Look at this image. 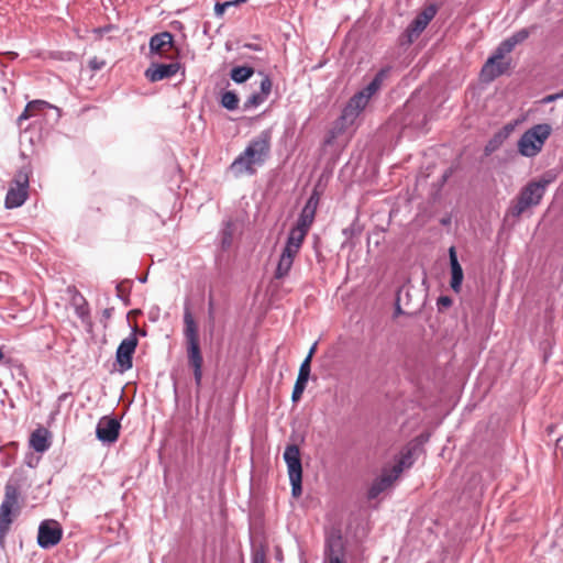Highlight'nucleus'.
<instances>
[{"instance_id": "nucleus-1", "label": "nucleus", "mask_w": 563, "mask_h": 563, "mask_svg": "<svg viewBox=\"0 0 563 563\" xmlns=\"http://www.w3.org/2000/svg\"><path fill=\"white\" fill-rule=\"evenodd\" d=\"M272 147V131L263 130L253 137L242 153L231 163L230 172L239 177L242 175H254L256 166H263L269 157Z\"/></svg>"}, {"instance_id": "nucleus-2", "label": "nucleus", "mask_w": 563, "mask_h": 563, "mask_svg": "<svg viewBox=\"0 0 563 563\" xmlns=\"http://www.w3.org/2000/svg\"><path fill=\"white\" fill-rule=\"evenodd\" d=\"M391 70L393 66L390 65L380 68L366 87L351 97L341 114V119L345 123L351 124L355 121L360 113L367 107L372 97L379 91Z\"/></svg>"}, {"instance_id": "nucleus-3", "label": "nucleus", "mask_w": 563, "mask_h": 563, "mask_svg": "<svg viewBox=\"0 0 563 563\" xmlns=\"http://www.w3.org/2000/svg\"><path fill=\"white\" fill-rule=\"evenodd\" d=\"M184 324L188 364L192 368L195 384L199 388L202 382L203 358L199 343L198 327L189 309L185 310Z\"/></svg>"}, {"instance_id": "nucleus-4", "label": "nucleus", "mask_w": 563, "mask_h": 563, "mask_svg": "<svg viewBox=\"0 0 563 563\" xmlns=\"http://www.w3.org/2000/svg\"><path fill=\"white\" fill-rule=\"evenodd\" d=\"M552 180L551 176L543 175L539 179L529 181L520 189L516 200L510 205L508 213L514 218H519L527 209L538 206Z\"/></svg>"}, {"instance_id": "nucleus-5", "label": "nucleus", "mask_w": 563, "mask_h": 563, "mask_svg": "<svg viewBox=\"0 0 563 563\" xmlns=\"http://www.w3.org/2000/svg\"><path fill=\"white\" fill-rule=\"evenodd\" d=\"M551 126L547 123L536 124L527 130L518 141V151L525 157L538 155L551 134Z\"/></svg>"}, {"instance_id": "nucleus-6", "label": "nucleus", "mask_w": 563, "mask_h": 563, "mask_svg": "<svg viewBox=\"0 0 563 563\" xmlns=\"http://www.w3.org/2000/svg\"><path fill=\"white\" fill-rule=\"evenodd\" d=\"M319 201V194L316 190L312 191L297 219L296 225L290 229L288 236L297 238L303 243V240L313 223Z\"/></svg>"}, {"instance_id": "nucleus-7", "label": "nucleus", "mask_w": 563, "mask_h": 563, "mask_svg": "<svg viewBox=\"0 0 563 563\" xmlns=\"http://www.w3.org/2000/svg\"><path fill=\"white\" fill-rule=\"evenodd\" d=\"M30 173L25 167L16 172L5 196V208H18L25 202L29 196Z\"/></svg>"}, {"instance_id": "nucleus-8", "label": "nucleus", "mask_w": 563, "mask_h": 563, "mask_svg": "<svg viewBox=\"0 0 563 563\" xmlns=\"http://www.w3.org/2000/svg\"><path fill=\"white\" fill-rule=\"evenodd\" d=\"M512 49L511 43L507 38L500 42L493 55L484 64L482 75L488 80L503 75L508 69V63L503 62V59Z\"/></svg>"}, {"instance_id": "nucleus-9", "label": "nucleus", "mask_w": 563, "mask_h": 563, "mask_svg": "<svg viewBox=\"0 0 563 563\" xmlns=\"http://www.w3.org/2000/svg\"><path fill=\"white\" fill-rule=\"evenodd\" d=\"M137 335L145 336V330L133 328L129 336L123 339L117 349L115 360L122 372L132 368L133 354L137 346Z\"/></svg>"}, {"instance_id": "nucleus-10", "label": "nucleus", "mask_w": 563, "mask_h": 563, "mask_svg": "<svg viewBox=\"0 0 563 563\" xmlns=\"http://www.w3.org/2000/svg\"><path fill=\"white\" fill-rule=\"evenodd\" d=\"M302 242L299 239L294 236H287L286 244L283 249V252L279 256V261L277 263V267L275 271V278L282 279L286 277L294 264V260L301 249Z\"/></svg>"}, {"instance_id": "nucleus-11", "label": "nucleus", "mask_w": 563, "mask_h": 563, "mask_svg": "<svg viewBox=\"0 0 563 563\" xmlns=\"http://www.w3.org/2000/svg\"><path fill=\"white\" fill-rule=\"evenodd\" d=\"M63 537L60 525L53 519L44 520L38 526L37 544L42 549H51L59 543Z\"/></svg>"}, {"instance_id": "nucleus-12", "label": "nucleus", "mask_w": 563, "mask_h": 563, "mask_svg": "<svg viewBox=\"0 0 563 563\" xmlns=\"http://www.w3.org/2000/svg\"><path fill=\"white\" fill-rule=\"evenodd\" d=\"M44 114L48 120H53L57 122L60 118L59 108L49 104L43 100H33L30 101L23 112L18 118V123L21 124L22 121L27 120L33 117H37L40 114Z\"/></svg>"}, {"instance_id": "nucleus-13", "label": "nucleus", "mask_w": 563, "mask_h": 563, "mask_svg": "<svg viewBox=\"0 0 563 563\" xmlns=\"http://www.w3.org/2000/svg\"><path fill=\"white\" fill-rule=\"evenodd\" d=\"M19 489L16 486L7 484L4 500L0 506V539L4 538L12 522V507L18 503Z\"/></svg>"}, {"instance_id": "nucleus-14", "label": "nucleus", "mask_w": 563, "mask_h": 563, "mask_svg": "<svg viewBox=\"0 0 563 563\" xmlns=\"http://www.w3.org/2000/svg\"><path fill=\"white\" fill-rule=\"evenodd\" d=\"M120 428L121 424L117 418L104 416L97 423V439L103 443H113L118 440Z\"/></svg>"}, {"instance_id": "nucleus-15", "label": "nucleus", "mask_w": 563, "mask_h": 563, "mask_svg": "<svg viewBox=\"0 0 563 563\" xmlns=\"http://www.w3.org/2000/svg\"><path fill=\"white\" fill-rule=\"evenodd\" d=\"M435 14L437 8L433 4L424 8L408 25L406 30L408 41L412 42L415 38H417L426 30Z\"/></svg>"}, {"instance_id": "nucleus-16", "label": "nucleus", "mask_w": 563, "mask_h": 563, "mask_svg": "<svg viewBox=\"0 0 563 563\" xmlns=\"http://www.w3.org/2000/svg\"><path fill=\"white\" fill-rule=\"evenodd\" d=\"M179 68V63L153 64L150 68L145 70V77L150 81L156 82L176 75Z\"/></svg>"}, {"instance_id": "nucleus-17", "label": "nucleus", "mask_w": 563, "mask_h": 563, "mask_svg": "<svg viewBox=\"0 0 563 563\" xmlns=\"http://www.w3.org/2000/svg\"><path fill=\"white\" fill-rule=\"evenodd\" d=\"M397 478L398 477H396V475L393 474L389 468H384L382 471V474L377 478H375L372 485L369 486L367 490V498H377L382 493L387 490Z\"/></svg>"}, {"instance_id": "nucleus-18", "label": "nucleus", "mask_w": 563, "mask_h": 563, "mask_svg": "<svg viewBox=\"0 0 563 563\" xmlns=\"http://www.w3.org/2000/svg\"><path fill=\"white\" fill-rule=\"evenodd\" d=\"M283 456L287 464L288 476H302V464L299 448L296 444H288Z\"/></svg>"}, {"instance_id": "nucleus-19", "label": "nucleus", "mask_w": 563, "mask_h": 563, "mask_svg": "<svg viewBox=\"0 0 563 563\" xmlns=\"http://www.w3.org/2000/svg\"><path fill=\"white\" fill-rule=\"evenodd\" d=\"M148 46L152 54L163 55L168 49L174 48V37L167 31L154 34L150 38Z\"/></svg>"}, {"instance_id": "nucleus-20", "label": "nucleus", "mask_w": 563, "mask_h": 563, "mask_svg": "<svg viewBox=\"0 0 563 563\" xmlns=\"http://www.w3.org/2000/svg\"><path fill=\"white\" fill-rule=\"evenodd\" d=\"M449 258H450V267H451V282L450 286L453 291L459 292L463 283V269L459 262L457 254L454 246L449 249Z\"/></svg>"}, {"instance_id": "nucleus-21", "label": "nucleus", "mask_w": 563, "mask_h": 563, "mask_svg": "<svg viewBox=\"0 0 563 563\" xmlns=\"http://www.w3.org/2000/svg\"><path fill=\"white\" fill-rule=\"evenodd\" d=\"M324 556L328 563H343V549L341 538L328 539L324 547Z\"/></svg>"}, {"instance_id": "nucleus-22", "label": "nucleus", "mask_w": 563, "mask_h": 563, "mask_svg": "<svg viewBox=\"0 0 563 563\" xmlns=\"http://www.w3.org/2000/svg\"><path fill=\"white\" fill-rule=\"evenodd\" d=\"M31 446L38 453H43L49 449V431L45 428H38L32 432L30 438Z\"/></svg>"}, {"instance_id": "nucleus-23", "label": "nucleus", "mask_w": 563, "mask_h": 563, "mask_svg": "<svg viewBox=\"0 0 563 563\" xmlns=\"http://www.w3.org/2000/svg\"><path fill=\"white\" fill-rule=\"evenodd\" d=\"M235 233V223L229 219L223 222L222 229L219 232L220 245L223 251L231 247L233 243V236Z\"/></svg>"}, {"instance_id": "nucleus-24", "label": "nucleus", "mask_w": 563, "mask_h": 563, "mask_svg": "<svg viewBox=\"0 0 563 563\" xmlns=\"http://www.w3.org/2000/svg\"><path fill=\"white\" fill-rule=\"evenodd\" d=\"M254 68L250 66H235L230 71L231 79L236 84H243L254 75Z\"/></svg>"}, {"instance_id": "nucleus-25", "label": "nucleus", "mask_w": 563, "mask_h": 563, "mask_svg": "<svg viewBox=\"0 0 563 563\" xmlns=\"http://www.w3.org/2000/svg\"><path fill=\"white\" fill-rule=\"evenodd\" d=\"M412 455L410 451H406L401 453L399 460L396 462V464L389 468L393 474L396 475V477H399L400 474L404 472L406 467H410L412 465Z\"/></svg>"}, {"instance_id": "nucleus-26", "label": "nucleus", "mask_w": 563, "mask_h": 563, "mask_svg": "<svg viewBox=\"0 0 563 563\" xmlns=\"http://www.w3.org/2000/svg\"><path fill=\"white\" fill-rule=\"evenodd\" d=\"M239 101H240V99H239L236 92H234L232 90H227V91L222 92L221 99H220L221 106L229 111L236 110L239 107Z\"/></svg>"}, {"instance_id": "nucleus-27", "label": "nucleus", "mask_w": 563, "mask_h": 563, "mask_svg": "<svg viewBox=\"0 0 563 563\" xmlns=\"http://www.w3.org/2000/svg\"><path fill=\"white\" fill-rule=\"evenodd\" d=\"M507 137V132H497L486 144L485 153L490 154L496 151L504 140Z\"/></svg>"}, {"instance_id": "nucleus-28", "label": "nucleus", "mask_w": 563, "mask_h": 563, "mask_svg": "<svg viewBox=\"0 0 563 563\" xmlns=\"http://www.w3.org/2000/svg\"><path fill=\"white\" fill-rule=\"evenodd\" d=\"M258 75L262 76V80L260 82V95L267 99L268 96L272 92L273 82L271 77L267 74H264L263 71H258Z\"/></svg>"}, {"instance_id": "nucleus-29", "label": "nucleus", "mask_w": 563, "mask_h": 563, "mask_svg": "<svg viewBox=\"0 0 563 563\" xmlns=\"http://www.w3.org/2000/svg\"><path fill=\"white\" fill-rule=\"evenodd\" d=\"M265 101L266 99H264L260 93L254 92L244 101L243 111H250L252 109H255Z\"/></svg>"}, {"instance_id": "nucleus-30", "label": "nucleus", "mask_w": 563, "mask_h": 563, "mask_svg": "<svg viewBox=\"0 0 563 563\" xmlns=\"http://www.w3.org/2000/svg\"><path fill=\"white\" fill-rule=\"evenodd\" d=\"M530 35V32L528 29H521L514 33L511 36L507 37L508 42L511 43L512 48L516 47V45L522 43L526 41Z\"/></svg>"}, {"instance_id": "nucleus-31", "label": "nucleus", "mask_w": 563, "mask_h": 563, "mask_svg": "<svg viewBox=\"0 0 563 563\" xmlns=\"http://www.w3.org/2000/svg\"><path fill=\"white\" fill-rule=\"evenodd\" d=\"M311 372V362L303 360L300 364L297 380L308 383Z\"/></svg>"}, {"instance_id": "nucleus-32", "label": "nucleus", "mask_w": 563, "mask_h": 563, "mask_svg": "<svg viewBox=\"0 0 563 563\" xmlns=\"http://www.w3.org/2000/svg\"><path fill=\"white\" fill-rule=\"evenodd\" d=\"M291 495L298 498L302 494V476L289 477Z\"/></svg>"}, {"instance_id": "nucleus-33", "label": "nucleus", "mask_w": 563, "mask_h": 563, "mask_svg": "<svg viewBox=\"0 0 563 563\" xmlns=\"http://www.w3.org/2000/svg\"><path fill=\"white\" fill-rule=\"evenodd\" d=\"M306 387H307V383L300 382V380L296 379V383H295V386H294V389H292V394H291V400L294 402L299 401V399L301 398Z\"/></svg>"}, {"instance_id": "nucleus-34", "label": "nucleus", "mask_w": 563, "mask_h": 563, "mask_svg": "<svg viewBox=\"0 0 563 563\" xmlns=\"http://www.w3.org/2000/svg\"><path fill=\"white\" fill-rule=\"evenodd\" d=\"M75 312L78 318L81 320H85L89 314L88 305L86 301L82 302V305H77L75 308Z\"/></svg>"}, {"instance_id": "nucleus-35", "label": "nucleus", "mask_w": 563, "mask_h": 563, "mask_svg": "<svg viewBox=\"0 0 563 563\" xmlns=\"http://www.w3.org/2000/svg\"><path fill=\"white\" fill-rule=\"evenodd\" d=\"M233 5V2H230V1H227V2H223V3H216L214 5V13L217 16H221L225 9Z\"/></svg>"}, {"instance_id": "nucleus-36", "label": "nucleus", "mask_w": 563, "mask_h": 563, "mask_svg": "<svg viewBox=\"0 0 563 563\" xmlns=\"http://www.w3.org/2000/svg\"><path fill=\"white\" fill-rule=\"evenodd\" d=\"M104 66V62L101 60V59H98L97 57H93L92 59H90L89 62V67L92 69V70H100L102 69Z\"/></svg>"}, {"instance_id": "nucleus-37", "label": "nucleus", "mask_w": 563, "mask_h": 563, "mask_svg": "<svg viewBox=\"0 0 563 563\" xmlns=\"http://www.w3.org/2000/svg\"><path fill=\"white\" fill-rule=\"evenodd\" d=\"M452 306V299L448 296H441L438 298V307L441 308H449Z\"/></svg>"}, {"instance_id": "nucleus-38", "label": "nucleus", "mask_w": 563, "mask_h": 563, "mask_svg": "<svg viewBox=\"0 0 563 563\" xmlns=\"http://www.w3.org/2000/svg\"><path fill=\"white\" fill-rule=\"evenodd\" d=\"M252 563H266L264 552L256 551L252 555Z\"/></svg>"}, {"instance_id": "nucleus-39", "label": "nucleus", "mask_w": 563, "mask_h": 563, "mask_svg": "<svg viewBox=\"0 0 563 563\" xmlns=\"http://www.w3.org/2000/svg\"><path fill=\"white\" fill-rule=\"evenodd\" d=\"M316 350H317V342H314L312 344V346L310 347V350H309L307 356L305 357V360H308L309 362H311L312 357H313V354L316 353Z\"/></svg>"}, {"instance_id": "nucleus-40", "label": "nucleus", "mask_w": 563, "mask_h": 563, "mask_svg": "<svg viewBox=\"0 0 563 563\" xmlns=\"http://www.w3.org/2000/svg\"><path fill=\"white\" fill-rule=\"evenodd\" d=\"M554 101H556V100H555V97H554L553 93L552 95H548V96H545L542 99V103H544V104H548V103H551V102H554Z\"/></svg>"}, {"instance_id": "nucleus-41", "label": "nucleus", "mask_w": 563, "mask_h": 563, "mask_svg": "<svg viewBox=\"0 0 563 563\" xmlns=\"http://www.w3.org/2000/svg\"><path fill=\"white\" fill-rule=\"evenodd\" d=\"M511 131H512V125L507 124L503 128V130L500 132H507V136H508Z\"/></svg>"}, {"instance_id": "nucleus-42", "label": "nucleus", "mask_w": 563, "mask_h": 563, "mask_svg": "<svg viewBox=\"0 0 563 563\" xmlns=\"http://www.w3.org/2000/svg\"><path fill=\"white\" fill-rule=\"evenodd\" d=\"M554 97H555V100H559V99H562L563 98V89L556 93H553Z\"/></svg>"}, {"instance_id": "nucleus-43", "label": "nucleus", "mask_w": 563, "mask_h": 563, "mask_svg": "<svg viewBox=\"0 0 563 563\" xmlns=\"http://www.w3.org/2000/svg\"><path fill=\"white\" fill-rule=\"evenodd\" d=\"M146 280H147V275H143V276L139 277V282L142 284L146 283Z\"/></svg>"}, {"instance_id": "nucleus-44", "label": "nucleus", "mask_w": 563, "mask_h": 563, "mask_svg": "<svg viewBox=\"0 0 563 563\" xmlns=\"http://www.w3.org/2000/svg\"><path fill=\"white\" fill-rule=\"evenodd\" d=\"M247 0H234L232 1L233 2V5H236V4H241V3H244L246 2Z\"/></svg>"}, {"instance_id": "nucleus-45", "label": "nucleus", "mask_w": 563, "mask_h": 563, "mask_svg": "<svg viewBox=\"0 0 563 563\" xmlns=\"http://www.w3.org/2000/svg\"><path fill=\"white\" fill-rule=\"evenodd\" d=\"M401 312H402V311H401L400 306H399V305H397V306H396V313H401Z\"/></svg>"}, {"instance_id": "nucleus-46", "label": "nucleus", "mask_w": 563, "mask_h": 563, "mask_svg": "<svg viewBox=\"0 0 563 563\" xmlns=\"http://www.w3.org/2000/svg\"><path fill=\"white\" fill-rule=\"evenodd\" d=\"M32 464H33V461H30V463H27V465L31 467L33 466Z\"/></svg>"}, {"instance_id": "nucleus-47", "label": "nucleus", "mask_w": 563, "mask_h": 563, "mask_svg": "<svg viewBox=\"0 0 563 563\" xmlns=\"http://www.w3.org/2000/svg\"><path fill=\"white\" fill-rule=\"evenodd\" d=\"M32 464H33V461H30V463H27V465L31 467L33 466Z\"/></svg>"}]
</instances>
